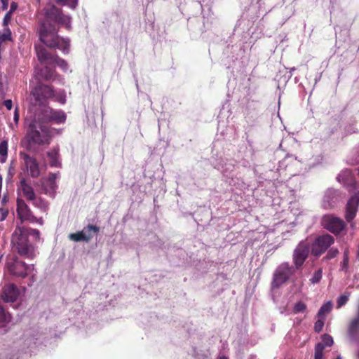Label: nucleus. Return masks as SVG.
Wrapping results in <instances>:
<instances>
[{
  "mask_svg": "<svg viewBox=\"0 0 359 359\" xmlns=\"http://www.w3.org/2000/svg\"><path fill=\"white\" fill-rule=\"evenodd\" d=\"M44 18L39 27V39L46 46L57 48L67 54L69 52V39L60 38L57 35L58 25L71 27V17L62 14V10L56 6L50 4L44 9Z\"/></svg>",
  "mask_w": 359,
  "mask_h": 359,
  "instance_id": "nucleus-1",
  "label": "nucleus"
},
{
  "mask_svg": "<svg viewBox=\"0 0 359 359\" xmlns=\"http://www.w3.org/2000/svg\"><path fill=\"white\" fill-rule=\"evenodd\" d=\"M25 125L26 129L25 139L29 147L50 144L53 137V129L43 122L41 118L34 114L32 117L25 118Z\"/></svg>",
  "mask_w": 359,
  "mask_h": 359,
  "instance_id": "nucleus-2",
  "label": "nucleus"
},
{
  "mask_svg": "<svg viewBox=\"0 0 359 359\" xmlns=\"http://www.w3.org/2000/svg\"><path fill=\"white\" fill-rule=\"evenodd\" d=\"M34 114L41 118V121L48 125L49 123L57 124L65 122L67 116L61 109H53L48 106H42L39 107Z\"/></svg>",
  "mask_w": 359,
  "mask_h": 359,
  "instance_id": "nucleus-3",
  "label": "nucleus"
},
{
  "mask_svg": "<svg viewBox=\"0 0 359 359\" xmlns=\"http://www.w3.org/2000/svg\"><path fill=\"white\" fill-rule=\"evenodd\" d=\"M35 48L38 60L40 62L48 64L55 63L64 72L68 71L69 65L65 60L60 58L57 55H51L43 46L41 45L36 46Z\"/></svg>",
  "mask_w": 359,
  "mask_h": 359,
  "instance_id": "nucleus-4",
  "label": "nucleus"
},
{
  "mask_svg": "<svg viewBox=\"0 0 359 359\" xmlns=\"http://www.w3.org/2000/svg\"><path fill=\"white\" fill-rule=\"evenodd\" d=\"M294 272V266H290L287 262L282 263L278 266L273 274L272 287L273 288L279 287L281 285L286 283Z\"/></svg>",
  "mask_w": 359,
  "mask_h": 359,
  "instance_id": "nucleus-5",
  "label": "nucleus"
},
{
  "mask_svg": "<svg viewBox=\"0 0 359 359\" xmlns=\"http://www.w3.org/2000/svg\"><path fill=\"white\" fill-rule=\"evenodd\" d=\"M100 232V228L95 225L89 224L81 231L69 235V238L73 241H88Z\"/></svg>",
  "mask_w": 359,
  "mask_h": 359,
  "instance_id": "nucleus-6",
  "label": "nucleus"
},
{
  "mask_svg": "<svg viewBox=\"0 0 359 359\" xmlns=\"http://www.w3.org/2000/svg\"><path fill=\"white\" fill-rule=\"evenodd\" d=\"M322 224L326 229L334 233H340L344 229L346 226L341 219L330 215L323 216Z\"/></svg>",
  "mask_w": 359,
  "mask_h": 359,
  "instance_id": "nucleus-7",
  "label": "nucleus"
},
{
  "mask_svg": "<svg viewBox=\"0 0 359 359\" xmlns=\"http://www.w3.org/2000/svg\"><path fill=\"white\" fill-rule=\"evenodd\" d=\"M20 157L29 175L32 178H37L41 174L39 163L34 156L25 153H20Z\"/></svg>",
  "mask_w": 359,
  "mask_h": 359,
  "instance_id": "nucleus-8",
  "label": "nucleus"
},
{
  "mask_svg": "<svg viewBox=\"0 0 359 359\" xmlns=\"http://www.w3.org/2000/svg\"><path fill=\"white\" fill-rule=\"evenodd\" d=\"M8 269L9 272L13 276L21 278H25L27 276V265L17 258L14 259L13 262L8 264Z\"/></svg>",
  "mask_w": 359,
  "mask_h": 359,
  "instance_id": "nucleus-9",
  "label": "nucleus"
},
{
  "mask_svg": "<svg viewBox=\"0 0 359 359\" xmlns=\"http://www.w3.org/2000/svg\"><path fill=\"white\" fill-rule=\"evenodd\" d=\"M17 213L20 219L23 221H29L34 222L36 217L32 215V212L24 200L18 198L17 200Z\"/></svg>",
  "mask_w": 359,
  "mask_h": 359,
  "instance_id": "nucleus-10",
  "label": "nucleus"
},
{
  "mask_svg": "<svg viewBox=\"0 0 359 359\" xmlns=\"http://www.w3.org/2000/svg\"><path fill=\"white\" fill-rule=\"evenodd\" d=\"M19 294L20 292L17 286L13 283H9L3 287L1 297L5 302H14Z\"/></svg>",
  "mask_w": 359,
  "mask_h": 359,
  "instance_id": "nucleus-11",
  "label": "nucleus"
},
{
  "mask_svg": "<svg viewBox=\"0 0 359 359\" xmlns=\"http://www.w3.org/2000/svg\"><path fill=\"white\" fill-rule=\"evenodd\" d=\"M341 196L337 190L328 189L324 195L323 205L325 208L334 207L341 199Z\"/></svg>",
  "mask_w": 359,
  "mask_h": 359,
  "instance_id": "nucleus-12",
  "label": "nucleus"
},
{
  "mask_svg": "<svg viewBox=\"0 0 359 359\" xmlns=\"http://www.w3.org/2000/svg\"><path fill=\"white\" fill-rule=\"evenodd\" d=\"M33 95L37 102H41L43 99L53 97L54 92L50 86L40 84L35 88L33 91Z\"/></svg>",
  "mask_w": 359,
  "mask_h": 359,
  "instance_id": "nucleus-13",
  "label": "nucleus"
},
{
  "mask_svg": "<svg viewBox=\"0 0 359 359\" xmlns=\"http://www.w3.org/2000/svg\"><path fill=\"white\" fill-rule=\"evenodd\" d=\"M309 248H296L293 253V262L294 269L299 270L302 268L304 262L307 259L309 253Z\"/></svg>",
  "mask_w": 359,
  "mask_h": 359,
  "instance_id": "nucleus-14",
  "label": "nucleus"
},
{
  "mask_svg": "<svg viewBox=\"0 0 359 359\" xmlns=\"http://www.w3.org/2000/svg\"><path fill=\"white\" fill-rule=\"evenodd\" d=\"M18 191H20L22 196L29 201L35 199L36 194L34 189L25 178L20 180Z\"/></svg>",
  "mask_w": 359,
  "mask_h": 359,
  "instance_id": "nucleus-15",
  "label": "nucleus"
},
{
  "mask_svg": "<svg viewBox=\"0 0 359 359\" xmlns=\"http://www.w3.org/2000/svg\"><path fill=\"white\" fill-rule=\"evenodd\" d=\"M359 204V196L355 194L352 196L347 203L346 210V218L351 222L355 216Z\"/></svg>",
  "mask_w": 359,
  "mask_h": 359,
  "instance_id": "nucleus-16",
  "label": "nucleus"
},
{
  "mask_svg": "<svg viewBox=\"0 0 359 359\" xmlns=\"http://www.w3.org/2000/svg\"><path fill=\"white\" fill-rule=\"evenodd\" d=\"M347 335L350 341L359 344V320L352 318L347 326Z\"/></svg>",
  "mask_w": 359,
  "mask_h": 359,
  "instance_id": "nucleus-17",
  "label": "nucleus"
},
{
  "mask_svg": "<svg viewBox=\"0 0 359 359\" xmlns=\"http://www.w3.org/2000/svg\"><path fill=\"white\" fill-rule=\"evenodd\" d=\"M313 241V247H330L334 243V238L332 236L325 233L315 237Z\"/></svg>",
  "mask_w": 359,
  "mask_h": 359,
  "instance_id": "nucleus-18",
  "label": "nucleus"
},
{
  "mask_svg": "<svg viewBox=\"0 0 359 359\" xmlns=\"http://www.w3.org/2000/svg\"><path fill=\"white\" fill-rule=\"evenodd\" d=\"M47 156L50 159V165L51 167H60L61 163L59 161V149L54 147L47 152Z\"/></svg>",
  "mask_w": 359,
  "mask_h": 359,
  "instance_id": "nucleus-19",
  "label": "nucleus"
},
{
  "mask_svg": "<svg viewBox=\"0 0 359 359\" xmlns=\"http://www.w3.org/2000/svg\"><path fill=\"white\" fill-rule=\"evenodd\" d=\"M25 240L22 231L20 228H17L12 235V243L14 247H24L23 242Z\"/></svg>",
  "mask_w": 359,
  "mask_h": 359,
  "instance_id": "nucleus-20",
  "label": "nucleus"
},
{
  "mask_svg": "<svg viewBox=\"0 0 359 359\" xmlns=\"http://www.w3.org/2000/svg\"><path fill=\"white\" fill-rule=\"evenodd\" d=\"M38 74L39 76L45 81L54 80L56 77H57V75L55 74V71L48 68V67H45L44 68L41 69L40 72Z\"/></svg>",
  "mask_w": 359,
  "mask_h": 359,
  "instance_id": "nucleus-21",
  "label": "nucleus"
},
{
  "mask_svg": "<svg viewBox=\"0 0 359 359\" xmlns=\"http://www.w3.org/2000/svg\"><path fill=\"white\" fill-rule=\"evenodd\" d=\"M332 309V304L331 302H327V303L324 304L320 309H319L318 312V318H325V315L328 314Z\"/></svg>",
  "mask_w": 359,
  "mask_h": 359,
  "instance_id": "nucleus-22",
  "label": "nucleus"
},
{
  "mask_svg": "<svg viewBox=\"0 0 359 359\" xmlns=\"http://www.w3.org/2000/svg\"><path fill=\"white\" fill-rule=\"evenodd\" d=\"M29 201H32L33 205L41 209L42 211H46L48 208L47 203L41 198H37L35 196V199L30 200Z\"/></svg>",
  "mask_w": 359,
  "mask_h": 359,
  "instance_id": "nucleus-23",
  "label": "nucleus"
},
{
  "mask_svg": "<svg viewBox=\"0 0 359 359\" xmlns=\"http://www.w3.org/2000/svg\"><path fill=\"white\" fill-rule=\"evenodd\" d=\"M8 153V142L4 140L0 143V155L2 158L0 159L1 163H4L6 160Z\"/></svg>",
  "mask_w": 359,
  "mask_h": 359,
  "instance_id": "nucleus-24",
  "label": "nucleus"
},
{
  "mask_svg": "<svg viewBox=\"0 0 359 359\" xmlns=\"http://www.w3.org/2000/svg\"><path fill=\"white\" fill-rule=\"evenodd\" d=\"M55 2L61 6H67L74 10L78 6L79 0H55Z\"/></svg>",
  "mask_w": 359,
  "mask_h": 359,
  "instance_id": "nucleus-25",
  "label": "nucleus"
},
{
  "mask_svg": "<svg viewBox=\"0 0 359 359\" xmlns=\"http://www.w3.org/2000/svg\"><path fill=\"white\" fill-rule=\"evenodd\" d=\"M324 344H317L315 346L314 359H323Z\"/></svg>",
  "mask_w": 359,
  "mask_h": 359,
  "instance_id": "nucleus-26",
  "label": "nucleus"
},
{
  "mask_svg": "<svg viewBox=\"0 0 359 359\" xmlns=\"http://www.w3.org/2000/svg\"><path fill=\"white\" fill-rule=\"evenodd\" d=\"M351 171L350 170H346L343 172H341V173H339L337 177V180L341 182H346V181L351 178Z\"/></svg>",
  "mask_w": 359,
  "mask_h": 359,
  "instance_id": "nucleus-27",
  "label": "nucleus"
},
{
  "mask_svg": "<svg viewBox=\"0 0 359 359\" xmlns=\"http://www.w3.org/2000/svg\"><path fill=\"white\" fill-rule=\"evenodd\" d=\"M11 32L10 29L7 28L5 32L0 35V46H1L3 43L7 41H11Z\"/></svg>",
  "mask_w": 359,
  "mask_h": 359,
  "instance_id": "nucleus-28",
  "label": "nucleus"
},
{
  "mask_svg": "<svg viewBox=\"0 0 359 359\" xmlns=\"http://www.w3.org/2000/svg\"><path fill=\"white\" fill-rule=\"evenodd\" d=\"M322 341H323V342L320 344H324V348H325V346H332V344L334 343L332 337L327 334H324L322 336Z\"/></svg>",
  "mask_w": 359,
  "mask_h": 359,
  "instance_id": "nucleus-29",
  "label": "nucleus"
},
{
  "mask_svg": "<svg viewBox=\"0 0 359 359\" xmlns=\"http://www.w3.org/2000/svg\"><path fill=\"white\" fill-rule=\"evenodd\" d=\"M323 270L318 269L313 274V277L310 279V281L313 284L318 283L322 278Z\"/></svg>",
  "mask_w": 359,
  "mask_h": 359,
  "instance_id": "nucleus-30",
  "label": "nucleus"
},
{
  "mask_svg": "<svg viewBox=\"0 0 359 359\" xmlns=\"http://www.w3.org/2000/svg\"><path fill=\"white\" fill-rule=\"evenodd\" d=\"M11 316L6 313L5 309L0 306V323H5L10 321Z\"/></svg>",
  "mask_w": 359,
  "mask_h": 359,
  "instance_id": "nucleus-31",
  "label": "nucleus"
},
{
  "mask_svg": "<svg viewBox=\"0 0 359 359\" xmlns=\"http://www.w3.org/2000/svg\"><path fill=\"white\" fill-rule=\"evenodd\" d=\"M16 249L18 250V253L21 256H23L25 257H31L32 256L33 252L32 250L33 248H16Z\"/></svg>",
  "mask_w": 359,
  "mask_h": 359,
  "instance_id": "nucleus-32",
  "label": "nucleus"
},
{
  "mask_svg": "<svg viewBox=\"0 0 359 359\" xmlns=\"http://www.w3.org/2000/svg\"><path fill=\"white\" fill-rule=\"evenodd\" d=\"M306 309V305L302 302H298L294 306L293 311L294 313H302Z\"/></svg>",
  "mask_w": 359,
  "mask_h": 359,
  "instance_id": "nucleus-33",
  "label": "nucleus"
},
{
  "mask_svg": "<svg viewBox=\"0 0 359 359\" xmlns=\"http://www.w3.org/2000/svg\"><path fill=\"white\" fill-rule=\"evenodd\" d=\"M53 97H55V100L61 104H65L66 102V95L64 90H61L57 93H54Z\"/></svg>",
  "mask_w": 359,
  "mask_h": 359,
  "instance_id": "nucleus-34",
  "label": "nucleus"
},
{
  "mask_svg": "<svg viewBox=\"0 0 359 359\" xmlns=\"http://www.w3.org/2000/svg\"><path fill=\"white\" fill-rule=\"evenodd\" d=\"M325 318H321L318 319V320L314 324V330L316 332H320L324 326Z\"/></svg>",
  "mask_w": 359,
  "mask_h": 359,
  "instance_id": "nucleus-35",
  "label": "nucleus"
},
{
  "mask_svg": "<svg viewBox=\"0 0 359 359\" xmlns=\"http://www.w3.org/2000/svg\"><path fill=\"white\" fill-rule=\"evenodd\" d=\"M348 300V295L343 294L339 296L337 300V307L339 309L344 306L347 303Z\"/></svg>",
  "mask_w": 359,
  "mask_h": 359,
  "instance_id": "nucleus-36",
  "label": "nucleus"
},
{
  "mask_svg": "<svg viewBox=\"0 0 359 359\" xmlns=\"http://www.w3.org/2000/svg\"><path fill=\"white\" fill-rule=\"evenodd\" d=\"M348 265V250H346L344 252V259L342 262L341 270L346 271Z\"/></svg>",
  "mask_w": 359,
  "mask_h": 359,
  "instance_id": "nucleus-37",
  "label": "nucleus"
},
{
  "mask_svg": "<svg viewBox=\"0 0 359 359\" xmlns=\"http://www.w3.org/2000/svg\"><path fill=\"white\" fill-rule=\"evenodd\" d=\"M11 12H7L6 15H4V20H3V25L4 26H7L8 23L11 22V16H12Z\"/></svg>",
  "mask_w": 359,
  "mask_h": 359,
  "instance_id": "nucleus-38",
  "label": "nucleus"
},
{
  "mask_svg": "<svg viewBox=\"0 0 359 359\" xmlns=\"http://www.w3.org/2000/svg\"><path fill=\"white\" fill-rule=\"evenodd\" d=\"M337 254H338L337 248H334V250H330L327 253V257L328 259H332V258L334 257Z\"/></svg>",
  "mask_w": 359,
  "mask_h": 359,
  "instance_id": "nucleus-39",
  "label": "nucleus"
},
{
  "mask_svg": "<svg viewBox=\"0 0 359 359\" xmlns=\"http://www.w3.org/2000/svg\"><path fill=\"white\" fill-rule=\"evenodd\" d=\"M4 105L7 108V109L11 110L13 107V103L11 100H6L4 102Z\"/></svg>",
  "mask_w": 359,
  "mask_h": 359,
  "instance_id": "nucleus-40",
  "label": "nucleus"
},
{
  "mask_svg": "<svg viewBox=\"0 0 359 359\" xmlns=\"http://www.w3.org/2000/svg\"><path fill=\"white\" fill-rule=\"evenodd\" d=\"M0 1L1 3L2 9L3 10H6L8 8V1H9V0H0Z\"/></svg>",
  "mask_w": 359,
  "mask_h": 359,
  "instance_id": "nucleus-41",
  "label": "nucleus"
},
{
  "mask_svg": "<svg viewBox=\"0 0 359 359\" xmlns=\"http://www.w3.org/2000/svg\"><path fill=\"white\" fill-rule=\"evenodd\" d=\"M57 174L51 173V174L49 175L48 179L47 181L52 182H55V180L57 179Z\"/></svg>",
  "mask_w": 359,
  "mask_h": 359,
  "instance_id": "nucleus-42",
  "label": "nucleus"
},
{
  "mask_svg": "<svg viewBox=\"0 0 359 359\" xmlns=\"http://www.w3.org/2000/svg\"><path fill=\"white\" fill-rule=\"evenodd\" d=\"M47 184L48 185L49 188L50 190H52L53 191H55V188H56V184L55 182H48L47 181Z\"/></svg>",
  "mask_w": 359,
  "mask_h": 359,
  "instance_id": "nucleus-43",
  "label": "nucleus"
},
{
  "mask_svg": "<svg viewBox=\"0 0 359 359\" xmlns=\"http://www.w3.org/2000/svg\"><path fill=\"white\" fill-rule=\"evenodd\" d=\"M18 8V4L15 2H12L11 4V8L8 12H11L13 13Z\"/></svg>",
  "mask_w": 359,
  "mask_h": 359,
  "instance_id": "nucleus-44",
  "label": "nucleus"
},
{
  "mask_svg": "<svg viewBox=\"0 0 359 359\" xmlns=\"http://www.w3.org/2000/svg\"><path fill=\"white\" fill-rule=\"evenodd\" d=\"M32 235H33L36 238H39L40 232L37 229H32Z\"/></svg>",
  "mask_w": 359,
  "mask_h": 359,
  "instance_id": "nucleus-45",
  "label": "nucleus"
},
{
  "mask_svg": "<svg viewBox=\"0 0 359 359\" xmlns=\"http://www.w3.org/2000/svg\"><path fill=\"white\" fill-rule=\"evenodd\" d=\"M19 118H20V116H19L18 111L16 108L15 113H14V117H13V119H14V121L15 122V123H18Z\"/></svg>",
  "mask_w": 359,
  "mask_h": 359,
  "instance_id": "nucleus-46",
  "label": "nucleus"
},
{
  "mask_svg": "<svg viewBox=\"0 0 359 359\" xmlns=\"http://www.w3.org/2000/svg\"><path fill=\"white\" fill-rule=\"evenodd\" d=\"M1 212H2V215H1V217L0 218V221L5 219L8 215V212L6 211L1 210Z\"/></svg>",
  "mask_w": 359,
  "mask_h": 359,
  "instance_id": "nucleus-47",
  "label": "nucleus"
},
{
  "mask_svg": "<svg viewBox=\"0 0 359 359\" xmlns=\"http://www.w3.org/2000/svg\"><path fill=\"white\" fill-rule=\"evenodd\" d=\"M34 222L39 223V224L42 225L43 223V219L41 217H40V218H36V219H35V221H34L33 223H34Z\"/></svg>",
  "mask_w": 359,
  "mask_h": 359,
  "instance_id": "nucleus-48",
  "label": "nucleus"
},
{
  "mask_svg": "<svg viewBox=\"0 0 359 359\" xmlns=\"http://www.w3.org/2000/svg\"><path fill=\"white\" fill-rule=\"evenodd\" d=\"M353 319H358L359 320V306L358 308L357 316L355 318H353Z\"/></svg>",
  "mask_w": 359,
  "mask_h": 359,
  "instance_id": "nucleus-49",
  "label": "nucleus"
},
{
  "mask_svg": "<svg viewBox=\"0 0 359 359\" xmlns=\"http://www.w3.org/2000/svg\"><path fill=\"white\" fill-rule=\"evenodd\" d=\"M320 253H323L325 252V250L327 249L326 248H320Z\"/></svg>",
  "mask_w": 359,
  "mask_h": 359,
  "instance_id": "nucleus-50",
  "label": "nucleus"
},
{
  "mask_svg": "<svg viewBox=\"0 0 359 359\" xmlns=\"http://www.w3.org/2000/svg\"><path fill=\"white\" fill-rule=\"evenodd\" d=\"M218 359H228V358L225 356H222V357H219Z\"/></svg>",
  "mask_w": 359,
  "mask_h": 359,
  "instance_id": "nucleus-51",
  "label": "nucleus"
},
{
  "mask_svg": "<svg viewBox=\"0 0 359 359\" xmlns=\"http://www.w3.org/2000/svg\"><path fill=\"white\" fill-rule=\"evenodd\" d=\"M357 258L359 259V249H358V254H357Z\"/></svg>",
  "mask_w": 359,
  "mask_h": 359,
  "instance_id": "nucleus-52",
  "label": "nucleus"
},
{
  "mask_svg": "<svg viewBox=\"0 0 359 359\" xmlns=\"http://www.w3.org/2000/svg\"><path fill=\"white\" fill-rule=\"evenodd\" d=\"M299 247H302L301 243H300V244H299Z\"/></svg>",
  "mask_w": 359,
  "mask_h": 359,
  "instance_id": "nucleus-53",
  "label": "nucleus"
},
{
  "mask_svg": "<svg viewBox=\"0 0 359 359\" xmlns=\"http://www.w3.org/2000/svg\"><path fill=\"white\" fill-rule=\"evenodd\" d=\"M358 359H359V351H358Z\"/></svg>",
  "mask_w": 359,
  "mask_h": 359,
  "instance_id": "nucleus-54",
  "label": "nucleus"
}]
</instances>
